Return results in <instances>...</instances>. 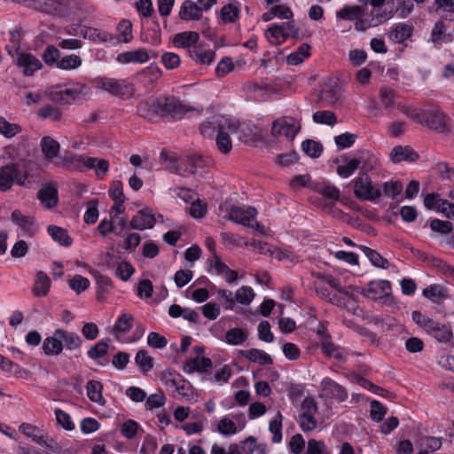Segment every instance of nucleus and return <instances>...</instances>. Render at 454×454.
I'll return each instance as SVG.
<instances>
[{"instance_id":"nucleus-10","label":"nucleus","mask_w":454,"mask_h":454,"mask_svg":"<svg viewBox=\"0 0 454 454\" xmlns=\"http://www.w3.org/2000/svg\"><path fill=\"white\" fill-rule=\"evenodd\" d=\"M155 224H168L160 214H154L151 207L139 210L130 220L129 227H153Z\"/></svg>"},{"instance_id":"nucleus-6","label":"nucleus","mask_w":454,"mask_h":454,"mask_svg":"<svg viewBox=\"0 0 454 454\" xmlns=\"http://www.w3.org/2000/svg\"><path fill=\"white\" fill-rule=\"evenodd\" d=\"M257 214V209L251 206H232L223 217L244 227H261L256 220Z\"/></svg>"},{"instance_id":"nucleus-1","label":"nucleus","mask_w":454,"mask_h":454,"mask_svg":"<svg viewBox=\"0 0 454 454\" xmlns=\"http://www.w3.org/2000/svg\"><path fill=\"white\" fill-rule=\"evenodd\" d=\"M188 108L173 96L150 97L137 106V114L150 121L156 117L181 119Z\"/></svg>"},{"instance_id":"nucleus-37","label":"nucleus","mask_w":454,"mask_h":454,"mask_svg":"<svg viewBox=\"0 0 454 454\" xmlns=\"http://www.w3.org/2000/svg\"><path fill=\"white\" fill-rule=\"evenodd\" d=\"M364 9L358 5L345 6L341 10L338 11L336 15L339 19L346 20H357L363 17Z\"/></svg>"},{"instance_id":"nucleus-62","label":"nucleus","mask_w":454,"mask_h":454,"mask_svg":"<svg viewBox=\"0 0 454 454\" xmlns=\"http://www.w3.org/2000/svg\"><path fill=\"white\" fill-rule=\"evenodd\" d=\"M80 92L74 88H68L60 90L54 93V98L61 103H70L71 100H74L79 97Z\"/></svg>"},{"instance_id":"nucleus-2","label":"nucleus","mask_w":454,"mask_h":454,"mask_svg":"<svg viewBox=\"0 0 454 454\" xmlns=\"http://www.w3.org/2000/svg\"><path fill=\"white\" fill-rule=\"evenodd\" d=\"M411 118L439 133L450 130V118L439 106H431L423 113L412 114Z\"/></svg>"},{"instance_id":"nucleus-16","label":"nucleus","mask_w":454,"mask_h":454,"mask_svg":"<svg viewBox=\"0 0 454 454\" xmlns=\"http://www.w3.org/2000/svg\"><path fill=\"white\" fill-rule=\"evenodd\" d=\"M419 154L411 146L396 145L393 148L390 158L394 163L401 161L414 162L419 159Z\"/></svg>"},{"instance_id":"nucleus-25","label":"nucleus","mask_w":454,"mask_h":454,"mask_svg":"<svg viewBox=\"0 0 454 454\" xmlns=\"http://www.w3.org/2000/svg\"><path fill=\"white\" fill-rule=\"evenodd\" d=\"M356 160L359 168L365 174L375 169L379 162L378 158L370 151H361Z\"/></svg>"},{"instance_id":"nucleus-14","label":"nucleus","mask_w":454,"mask_h":454,"mask_svg":"<svg viewBox=\"0 0 454 454\" xmlns=\"http://www.w3.org/2000/svg\"><path fill=\"white\" fill-rule=\"evenodd\" d=\"M17 63L20 67H22L23 74L27 76H31L34 73L42 68L41 61L31 53L22 52L19 54Z\"/></svg>"},{"instance_id":"nucleus-58","label":"nucleus","mask_w":454,"mask_h":454,"mask_svg":"<svg viewBox=\"0 0 454 454\" xmlns=\"http://www.w3.org/2000/svg\"><path fill=\"white\" fill-rule=\"evenodd\" d=\"M298 423L300 428L303 432L312 431L317 426V421L315 418V414L300 413L298 417Z\"/></svg>"},{"instance_id":"nucleus-24","label":"nucleus","mask_w":454,"mask_h":454,"mask_svg":"<svg viewBox=\"0 0 454 454\" xmlns=\"http://www.w3.org/2000/svg\"><path fill=\"white\" fill-rule=\"evenodd\" d=\"M51 287V279L47 274L42 270L37 271L35 275L33 293L37 297H44L48 294Z\"/></svg>"},{"instance_id":"nucleus-30","label":"nucleus","mask_w":454,"mask_h":454,"mask_svg":"<svg viewBox=\"0 0 454 454\" xmlns=\"http://www.w3.org/2000/svg\"><path fill=\"white\" fill-rule=\"evenodd\" d=\"M87 168L95 170L98 178L103 179L109 171V162L106 159L88 157Z\"/></svg>"},{"instance_id":"nucleus-19","label":"nucleus","mask_w":454,"mask_h":454,"mask_svg":"<svg viewBox=\"0 0 454 454\" xmlns=\"http://www.w3.org/2000/svg\"><path fill=\"white\" fill-rule=\"evenodd\" d=\"M56 334L61 338L63 348L67 350H76L82 347V340L76 333L59 328L56 329Z\"/></svg>"},{"instance_id":"nucleus-13","label":"nucleus","mask_w":454,"mask_h":454,"mask_svg":"<svg viewBox=\"0 0 454 454\" xmlns=\"http://www.w3.org/2000/svg\"><path fill=\"white\" fill-rule=\"evenodd\" d=\"M391 293V285L387 280H374L369 282L364 294L372 300H380L387 297Z\"/></svg>"},{"instance_id":"nucleus-20","label":"nucleus","mask_w":454,"mask_h":454,"mask_svg":"<svg viewBox=\"0 0 454 454\" xmlns=\"http://www.w3.org/2000/svg\"><path fill=\"white\" fill-rule=\"evenodd\" d=\"M422 294L436 304L449 298L448 289L438 284L429 285L423 290Z\"/></svg>"},{"instance_id":"nucleus-7","label":"nucleus","mask_w":454,"mask_h":454,"mask_svg":"<svg viewBox=\"0 0 454 454\" xmlns=\"http://www.w3.org/2000/svg\"><path fill=\"white\" fill-rule=\"evenodd\" d=\"M353 182L355 196L361 200L373 201L382 196L381 189L375 187L365 173L354 179Z\"/></svg>"},{"instance_id":"nucleus-51","label":"nucleus","mask_w":454,"mask_h":454,"mask_svg":"<svg viewBox=\"0 0 454 454\" xmlns=\"http://www.w3.org/2000/svg\"><path fill=\"white\" fill-rule=\"evenodd\" d=\"M205 166L204 159L201 155L192 154L187 157L185 161L184 171L190 174H196L200 169Z\"/></svg>"},{"instance_id":"nucleus-57","label":"nucleus","mask_w":454,"mask_h":454,"mask_svg":"<svg viewBox=\"0 0 454 454\" xmlns=\"http://www.w3.org/2000/svg\"><path fill=\"white\" fill-rule=\"evenodd\" d=\"M161 71L158 67H148L144 69L140 74V79L150 85H153V83L160 77Z\"/></svg>"},{"instance_id":"nucleus-35","label":"nucleus","mask_w":454,"mask_h":454,"mask_svg":"<svg viewBox=\"0 0 454 454\" xmlns=\"http://www.w3.org/2000/svg\"><path fill=\"white\" fill-rule=\"evenodd\" d=\"M42 152L46 159L51 160L59 153L60 145L51 137H43L41 140Z\"/></svg>"},{"instance_id":"nucleus-38","label":"nucleus","mask_w":454,"mask_h":454,"mask_svg":"<svg viewBox=\"0 0 454 454\" xmlns=\"http://www.w3.org/2000/svg\"><path fill=\"white\" fill-rule=\"evenodd\" d=\"M135 363L144 374H146L153 368V359L145 349H140L137 352Z\"/></svg>"},{"instance_id":"nucleus-50","label":"nucleus","mask_w":454,"mask_h":454,"mask_svg":"<svg viewBox=\"0 0 454 454\" xmlns=\"http://www.w3.org/2000/svg\"><path fill=\"white\" fill-rule=\"evenodd\" d=\"M312 119L315 122L334 126L337 123V116L333 112L324 110L314 113Z\"/></svg>"},{"instance_id":"nucleus-33","label":"nucleus","mask_w":454,"mask_h":454,"mask_svg":"<svg viewBox=\"0 0 454 454\" xmlns=\"http://www.w3.org/2000/svg\"><path fill=\"white\" fill-rule=\"evenodd\" d=\"M109 197L114 201L112 207H124L123 203L126 200L123 193V184L120 180H114L111 183L108 190Z\"/></svg>"},{"instance_id":"nucleus-8","label":"nucleus","mask_w":454,"mask_h":454,"mask_svg":"<svg viewBox=\"0 0 454 454\" xmlns=\"http://www.w3.org/2000/svg\"><path fill=\"white\" fill-rule=\"evenodd\" d=\"M217 122L216 146L223 154H228L232 149V143L229 132H236L237 125L235 121L224 118H222Z\"/></svg>"},{"instance_id":"nucleus-42","label":"nucleus","mask_w":454,"mask_h":454,"mask_svg":"<svg viewBox=\"0 0 454 454\" xmlns=\"http://www.w3.org/2000/svg\"><path fill=\"white\" fill-rule=\"evenodd\" d=\"M83 36L96 43H106L113 40L111 34L95 27H86Z\"/></svg>"},{"instance_id":"nucleus-27","label":"nucleus","mask_w":454,"mask_h":454,"mask_svg":"<svg viewBox=\"0 0 454 454\" xmlns=\"http://www.w3.org/2000/svg\"><path fill=\"white\" fill-rule=\"evenodd\" d=\"M413 33V26L405 23H398L392 29L389 38L396 43H402L408 40Z\"/></svg>"},{"instance_id":"nucleus-31","label":"nucleus","mask_w":454,"mask_h":454,"mask_svg":"<svg viewBox=\"0 0 454 454\" xmlns=\"http://www.w3.org/2000/svg\"><path fill=\"white\" fill-rule=\"evenodd\" d=\"M212 367V361L207 357H196L190 359L184 366V371L187 372H206Z\"/></svg>"},{"instance_id":"nucleus-36","label":"nucleus","mask_w":454,"mask_h":454,"mask_svg":"<svg viewBox=\"0 0 454 454\" xmlns=\"http://www.w3.org/2000/svg\"><path fill=\"white\" fill-rule=\"evenodd\" d=\"M310 45L308 44V43H302L301 44L298 49L290 53L287 58H286V61L289 65H299L301 64V62H303V60L309 57L310 55Z\"/></svg>"},{"instance_id":"nucleus-22","label":"nucleus","mask_w":454,"mask_h":454,"mask_svg":"<svg viewBox=\"0 0 454 454\" xmlns=\"http://www.w3.org/2000/svg\"><path fill=\"white\" fill-rule=\"evenodd\" d=\"M239 354L248 361L257 363L260 365H270L273 364V360L270 356L258 348L240 350Z\"/></svg>"},{"instance_id":"nucleus-64","label":"nucleus","mask_w":454,"mask_h":454,"mask_svg":"<svg viewBox=\"0 0 454 454\" xmlns=\"http://www.w3.org/2000/svg\"><path fill=\"white\" fill-rule=\"evenodd\" d=\"M134 267L128 262L122 261L118 263L115 270V276L123 281H127L134 273Z\"/></svg>"},{"instance_id":"nucleus-63","label":"nucleus","mask_w":454,"mask_h":454,"mask_svg":"<svg viewBox=\"0 0 454 454\" xmlns=\"http://www.w3.org/2000/svg\"><path fill=\"white\" fill-rule=\"evenodd\" d=\"M12 221L13 224L20 227H29L35 225V219L31 215H24L20 210H15L12 214Z\"/></svg>"},{"instance_id":"nucleus-52","label":"nucleus","mask_w":454,"mask_h":454,"mask_svg":"<svg viewBox=\"0 0 454 454\" xmlns=\"http://www.w3.org/2000/svg\"><path fill=\"white\" fill-rule=\"evenodd\" d=\"M265 36L270 43L276 45L281 44L286 40L283 34V28L277 24L272 25L265 31Z\"/></svg>"},{"instance_id":"nucleus-5","label":"nucleus","mask_w":454,"mask_h":454,"mask_svg":"<svg viewBox=\"0 0 454 454\" xmlns=\"http://www.w3.org/2000/svg\"><path fill=\"white\" fill-rule=\"evenodd\" d=\"M95 86L120 98H129L134 94L133 85L123 79L98 77L95 80Z\"/></svg>"},{"instance_id":"nucleus-26","label":"nucleus","mask_w":454,"mask_h":454,"mask_svg":"<svg viewBox=\"0 0 454 454\" xmlns=\"http://www.w3.org/2000/svg\"><path fill=\"white\" fill-rule=\"evenodd\" d=\"M320 347L326 356L335 358L338 361L346 360V356L340 352V348L333 344L330 335H325L324 339H320Z\"/></svg>"},{"instance_id":"nucleus-17","label":"nucleus","mask_w":454,"mask_h":454,"mask_svg":"<svg viewBox=\"0 0 454 454\" xmlns=\"http://www.w3.org/2000/svg\"><path fill=\"white\" fill-rule=\"evenodd\" d=\"M204 10L192 0H185L179 11V17L183 20H199Z\"/></svg>"},{"instance_id":"nucleus-15","label":"nucleus","mask_w":454,"mask_h":454,"mask_svg":"<svg viewBox=\"0 0 454 454\" xmlns=\"http://www.w3.org/2000/svg\"><path fill=\"white\" fill-rule=\"evenodd\" d=\"M382 196L389 198L393 200L400 202L403 200L402 193L403 192V184L399 180H390L380 184Z\"/></svg>"},{"instance_id":"nucleus-55","label":"nucleus","mask_w":454,"mask_h":454,"mask_svg":"<svg viewBox=\"0 0 454 454\" xmlns=\"http://www.w3.org/2000/svg\"><path fill=\"white\" fill-rule=\"evenodd\" d=\"M269 429L273 434L272 442H280L282 441V414L279 411L270 422Z\"/></svg>"},{"instance_id":"nucleus-39","label":"nucleus","mask_w":454,"mask_h":454,"mask_svg":"<svg viewBox=\"0 0 454 454\" xmlns=\"http://www.w3.org/2000/svg\"><path fill=\"white\" fill-rule=\"evenodd\" d=\"M134 317L131 314L122 313L116 320L113 332L114 333H126L133 326Z\"/></svg>"},{"instance_id":"nucleus-18","label":"nucleus","mask_w":454,"mask_h":454,"mask_svg":"<svg viewBox=\"0 0 454 454\" xmlns=\"http://www.w3.org/2000/svg\"><path fill=\"white\" fill-rule=\"evenodd\" d=\"M37 198L44 207L51 208L58 203V190L52 184H47L39 190Z\"/></svg>"},{"instance_id":"nucleus-60","label":"nucleus","mask_w":454,"mask_h":454,"mask_svg":"<svg viewBox=\"0 0 454 454\" xmlns=\"http://www.w3.org/2000/svg\"><path fill=\"white\" fill-rule=\"evenodd\" d=\"M98 200H91L87 203V209L83 215V220L87 224H93L98 218Z\"/></svg>"},{"instance_id":"nucleus-41","label":"nucleus","mask_w":454,"mask_h":454,"mask_svg":"<svg viewBox=\"0 0 454 454\" xmlns=\"http://www.w3.org/2000/svg\"><path fill=\"white\" fill-rule=\"evenodd\" d=\"M124 207H112L109 211L110 227H127Z\"/></svg>"},{"instance_id":"nucleus-32","label":"nucleus","mask_w":454,"mask_h":454,"mask_svg":"<svg viewBox=\"0 0 454 454\" xmlns=\"http://www.w3.org/2000/svg\"><path fill=\"white\" fill-rule=\"evenodd\" d=\"M199 38L200 35L197 32L186 31L176 34L173 39V43L177 47L190 48L198 42Z\"/></svg>"},{"instance_id":"nucleus-61","label":"nucleus","mask_w":454,"mask_h":454,"mask_svg":"<svg viewBox=\"0 0 454 454\" xmlns=\"http://www.w3.org/2000/svg\"><path fill=\"white\" fill-rule=\"evenodd\" d=\"M305 454H331L327 446L323 441L309 439L308 441Z\"/></svg>"},{"instance_id":"nucleus-12","label":"nucleus","mask_w":454,"mask_h":454,"mask_svg":"<svg viewBox=\"0 0 454 454\" xmlns=\"http://www.w3.org/2000/svg\"><path fill=\"white\" fill-rule=\"evenodd\" d=\"M322 395L325 398L335 400L339 403L348 398V392L340 384L330 378H325L321 382Z\"/></svg>"},{"instance_id":"nucleus-43","label":"nucleus","mask_w":454,"mask_h":454,"mask_svg":"<svg viewBox=\"0 0 454 454\" xmlns=\"http://www.w3.org/2000/svg\"><path fill=\"white\" fill-rule=\"evenodd\" d=\"M237 130L239 131V138L244 143H249L254 140L256 137V127L250 123L237 124Z\"/></svg>"},{"instance_id":"nucleus-34","label":"nucleus","mask_w":454,"mask_h":454,"mask_svg":"<svg viewBox=\"0 0 454 454\" xmlns=\"http://www.w3.org/2000/svg\"><path fill=\"white\" fill-rule=\"evenodd\" d=\"M248 338V333L239 327L229 329L225 333V341L233 346L243 344Z\"/></svg>"},{"instance_id":"nucleus-54","label":"nucleus","mask_w":454,"mask_h":454,"mask_svg":"<svg viewBox=\"0 0 454 454\" xmlns=\"http://www.w3.org/2000/svg\"><path fill=\"white\" fill-rule=\"evenodd\" d=\"M108 352V343L105 340L98 341L87 351V356L93 360L105 356Z\"/></svg>"},{"instance_id":"nucleus-4","label":"nucleus","mask_w":454,"mask_h":454,"mask_svg":"<svg viewBox=\"0 0 454 454\" xmlns=\"http://www.w3.org/2000/svg\"><path fill=\"white\" fill-rule=\"evenodd\" d=\"M28 174L23 163H11L0 168V191L12 188L13 183L25 185Z\"/></svg>"},{"instance_id":"nucleus-44","label":"nucleus","mask_w":454,"mask_h":454,"mask_svg":"<svg viewBox=\"0 0 454 454\" xmlns=\"http://www.w3.org/2000/svg\"><path fill=\"white\" fill-rule=\"evenodd\" d=\"M21 431L27 437L30 438L33 442L39 445H46V441L43 435L38 434V428L28 423H22L20 426Z\"/></svg>"},{"instance_id":"nucleus-59","label":"nucleus","mask_w":454,"mask_h":454,"mask_svg":"<svg viewBox=\"0 0 454 454\" xmlns=\"http://www.w3.org/2000/svg\"><path fill=\"white\" fill-rule=\"evenodd\" d=\"M254 297V293L250 286H243L237 290L235 294V301L243 305L251 303Z\"/></svg>"},{"instance_id":"nucleus-46","label":"nucleus","mask_w":454,"mask_h":454,"mask_svg":"<svg viewBox=\"0 0 454 454\" xmlns=\"http://www.w3.org/2000/svg\"><path fill=\"white\" fill-rule=\"evenodd\" d=\"M317 192L332 200H338L340 199V190L330 183H321L317 185Z\"/></svg>"},{"instance_id":"nucleus-45","label":"nucleus","mask_w":454,"mask_h":454,"mask_svg":"<svg viewBox=\"0 0 454 454\" xmlns=\"http://www.w3.org/2000/svg\"><path fill=\"white\" fill-rule=\"evenodd\" d=\"M340 95V88L336 84L326 85L322 90L320 94V98L322 100L325 101L327 104H334Z\"/></svg>"},{"instance_id":"nucleus-49","label":"nucleus","mask_w":454,"mask_h":454,"mask_svg":"<svg viewBox=\"0 0 454 454\" xmlns=\"http://www.w3.org/2000/svg\"><path fill=\"white\" fill-rule=\"evenodd\" d=\"M37 114L42 119H49L57 121L60 120L62 112L58 106L46 105L38 110Z\"/></svg>"},{"instance_id":"nucleus-11","label":"nucleus","mask_w":454,"mask_h":454,"mask_svg":"<svg viewBox=\"0 0 454 454\" xmlns=\"http://www.w3.org/2000/svg\"><path fill=\"white\" fill-rule=\"evenodd\" d=\"M301 127L292 117H282L272 123L271 135L275 137L285 136L293 140L299 132Z\"/></svg>"},{"instance_id":"nucleus-29","label":"nucleus","mask_w":454,"mask_h":454,"mask_svg":"<svg viewBox=\"0 0 454 454\" xmlns=\"http://www.w3.org/2000/svg\"><path fill=\"white\" fill-rule=\"evenodd\" d=\"M358 247L375 267L381 269H387L389 267V262L376 250L364 245H360Z\"/></svg>"},{"instance_id":"nucleus-21","label":"nucleus","mask_w":454,"mask_h":454,"mask_svg":"<svg viewBox=\"0 0 454 454\" xmlns=\"http://www.w3.org/2000/svg\"><path fill=\"white\" fill-rule=\"evenodd\" d=\"M116 59L121 64L145 63L149 60V55L146 50L138 49L120 53Z\"/></svg>"},{"instance_id":"nucleus-48","label":"nucleus","mask_w":454,"mask_h":454,"mask_svg":"<svg viewBox=\"0 0 454 454\" xmlns=\"http://www.w3.org/2000/svg\"><path fill=\"white\" fill-rule=\"evenodd\" d=\"M189 54L199 64L209 65L215 59V52L210 50L200 51L194 48L193 50H189Z\"/></svg>"},{"instance_id":"nucleus-47","label":"nucleus","mask_w":454,"mask_h":454,"mask_svg":"<svg viewBox=\"0 0 454 454\" xmlns=\"http://www.w3.org/2000/svg\"><path fill=\"white\" fill-rule=\"evenodd\" d=\"M51 239L60 246L70 247L73 239L68 235L67 229H47Z\"/></svg>"},{"instance_id":"nucleus-53","label":"nucleus","mask_w":454,"mask_h":454,"mask_svg":"<svg viewBox=\"0 0 454 454\" xmlns=\"http://www.w3.org/2000/svg\"><path fill=\"white\" fill-rule=\"evenodd\" d=\"M302 151L311 158H318L323 151V145L321 143L307 139L302 142Z\"/></svg>"},{"instance_id":"nucleus-23","label":"nucleus","mask_w":454,"mask_h":454,"mask_svg":"<svg viewBox=\"0 0 454 454\" xmlns=\"http://www.w3.org/2000/svg\"><path fill=\"white\" fill-rule=\"evenodd\" d=\"M42 349L47 356H59L63 351L61 338L57 336L56 330L52 336L46 337L43 341Z\"/></svg>"},{"instance_id":"nucleus-40","label":"nucleus","mask_w":454,"mask_h":454,"mask_svg":"<svg viewBox=\"0 0 454 454\" xmlns=\"http://www.w3.org/2000/svg\"><path fill=\"white\" fill-rule=\"evenodd\" d=\"M453 229H432V238L437 239L441 245L454 248Z\"/></svg>"},{"instance_id":"nucleus-9","label":"nucleus","mask_w":454,"mask_h":454,"mask_svg":"<svg viewBox=\"0 0 454 454\" xmlns=\"http://www.w3.org/2000/svg\"><path fill=\"white\" fill-rule=\"evenodd\" d=\"M424 206L430 210L442 213L449 219H454V204L442 199L438 193H428L424 197Z\"/></svg>"},{"instance_id":"nucleus-28","label":"nucleus","mask_w":454,"mask_h":454,"mask_svg":"<svg viewBox=\"0 0 454 454\" xmlns=\"http://www.w3.org/2000/svg\"><path fill=\"white\" fill-rule=\"evenodd\" d=\"M88 398L96 403L104 405L106 399L102 395L103 385L98 380H89L86 386Z\"/></svg>"},{"instance_id":"nucleus-56","label":"nucleus","mask_w":454,"mask_h":454,"mask_svg":"<svg viewBox=\"0 0 454 454\" xmlns=\"http://www.w3.org/2000/svg\"><path fill=\"white\" fill-rule=\"evenodd\" d=\"M81 65L82 59L74 54L65 56L57 63V67L63 70L76 69Z\"/></svg>"},{"instance_id":"nucleus-3","label":"nucleus","mask_w":454,"mask_h":454,"mask_svg":"<svg viewBox=\"0 0 454 454\" xmlns=\"http://www.w3.org/2000/svg\"><path fill=\"white\" fill-rule=\"evenodd\" d=\"M411 317L419 326L422 327L439 342L447 343L451 340L453 334L449 325L436 322L419 310H414Z\"/></svg>"}]
</instances>
